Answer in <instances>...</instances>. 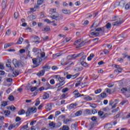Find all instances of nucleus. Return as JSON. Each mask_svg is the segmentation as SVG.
<instances>
[{"mask_svg": "<svg viewBox=\"0 0 130 130\" xmlns=\"http://www.w3.org/2000/svg\"><path fill=\"white\" fill-rule=\"evenodd\" d=\"M8 99L10 101H14V96H13V95L9 96V97L8 98Z\"/></svg>", "mask_w": 130, "mask_h": 130, "instance_id": "nucleus-55", "label": "nucleus"}, {"mask_svg": "<svg viewBox=\"0 0 130 130\" xmlns=\"http://www.w3.org/2000/svg\"><path fill=\"white\" fill-rule=\"evenodd\" d=\"M50 30V27L49 26H46L44 29H42V31L44 32H48Z\"/></svg>", "mask_w": 130, "mask_h": 130, "instance_id": "nucleus-32", "label": "nucleus"}, {"mask_svg": "<svg viewBox=\"0 0 130 130\" xmlns=\"http://www.w3.org/2000/svg\"><path fill=\"white\" fill-rule=\"evenodd\" d=\"M40 104V101H39V99H37L36 101V102L35 104V106H38Z\"/></svg>", "mask_w": 130, "mask_h": 130, "instance_id": "nucleus-53", "label": "nucleus"}, {"mask_svg": "<svg viewBox=\"0 0 130 130\" xmlns=\"http://www.w3.org/2000/svg\"><path fill=\"white\" fill-rule=\"evenodd\" d=\"M23 41H24V39L20 38L19 39L17 43L18 44H22V42H23Z\"/></svg>", "mask_w": 130, "mask_h": 130, "instance_id": "nucleus-38", "label": "nucleus"}, {"mask_svg": "<svg viewBox=\"0 0 130 130\" xmlns=\"http://www.w3.org/2000/svg\"><path fill=\"white\" fill-rule=\"evenodd\" d=\"M60 130H70V127L68 125H63L62 127L60 128Z\"/></svg>", "mask_w": 130, "mask_h": 130, "instance_id": "nucleus-21", "label": "nucleus"}, {"mask_svg": "<svg viewBox=\"0 0 130 130\" xmlns=\"http://www.w3.org/2000/svg\"><path fill=\"white\" fill-rule=\"evenodd\" d=\"M94 57V54H90V56L88 57L87 60L90 61V60H92V58Z\"/></svg>", "mask_w": 130, "mask_h": 130, "instance_id": "nucleus-34", "label": "nucleus"}, {"mask_svg": "<svg viewBox=\"0 0 130 130\" xmlns=\"http://www.w3.org/2000/svg\"><path fill=\"white\" fill-rule=\"evenodd\" d=\"M77 82L75 84V87H78L79 85L82 83V78L80 77L77 79Z\"/></svg>", "mask_w": 130, "mask_h": 130, "instance_id": "nucleus-15", "label": "nucleus"}, {"mask_svg": "<svg viewBox=\"0 0 130 130\" xmlns=\"http://www.w3.org/2000/svg\"><path fill=\"white\" fill-rule=\"evenodd\" d=\"M42 61V59L39 57V56H38L37 58H35L32 59V63L36 66L35 68H37L39 66H40L41 62Z\"/></svg>", "mask_w": 130, "mask_h": 130, "instance_id": "nucleus-2", "label": "nucleus"}, {"mask_svg": "<svg viewBox=\"0 0 130 130\" xmlns=\"http://www.w3.org/2000/svg\"><path fill=\"white\" fill-rule=\"evenodd\" d=\"M45 73V71L43 70H41L40 73H38V76H39V77H41V76H43L44 75V74Z\"/></svg>", "mask_w": 130, "mask_h": 130, "instance_id": "nucleus-24", "label": "nucleus"}, {"mask_svg": "<svg viewBox=\"0 0 130 130\" xmlns=\"http://www.w3.org/2000/svg\"><path fill=\"white\" fill-rule=\"evenodd\" d=\"M75 45H77L78 47H82V46H84V45H86V42L82 41V40H78L75 42Z\"/></svg>", "mask_w": 130, "mask_h": 130, "instance_id": "nucleus-6", "label": "nucleus"}, {"mask_svg": "<svg viewBox=\"0 0 130 130\" xmlns=\"http://www.w3.org/2000/svg\"><path fill=\"white\" fill-rule=\"evenodd\" d=\"M12 43H8L4 45V48H5V49H6V48H9V47H11V46H12Z\"/></svg>", "mask_w": 130, "mask_h": 130, "instance_id": "nucleus-20", "label": "nucleus"}, {"mask_svg": "<svg viewBox=\"0 0 130 130\" xmlns=\"http://www.w3.org/2000/svg\"><path fill=\"white\" fill-rule=\"evenodd\" d=\"M50 83L51 85H54L55 84V81H54V79H51L50 80Z\"/></svg>", "mask_w": 130, "mask_h": 130, "instance_id": "nucleus-59", "label": "nucleus"}, {"mask_svg": "<svg viewBox=\"0 0 130 130\" xmlns=\"http://www.w3.org/2000/svg\"><path fill=\"white\" fill-rule=\"evenodd\" d=\"M7 109H10L12 111H14L16 109V107L14 106H12L11 107H7Z\"/></svg>", "mask_w": 130, "mask_h": 130, "instance_id": "nucleus-39", "label": "nucleus"}, {"mask_svg": "<svg viewBox=\"0 0 130 130\" xmlns=\"http://www.w3.org/2000/svg\"><path fill=\"white\" fill-rule=\"evenodd\" d=\"M113 86H114V83H110L107 85V87L108 88H112V87H113Z\"/></svg>", "mask_w": 130, "mask_h": 130, "instance_id": "nucleus-63", "label": "nucleus"}, {"mask_svg": "<svg viewBox=\"0 0 130 130\" xmlns=\"http://www.w3.org/2000/svg\"><path fill=\"white\" fill-rule=\"evenodd\" d=\"M40 54L41 55V56L39 57L40 58H43V57H45V52H42L41 53H40Z\"/></svg>", "mask_w": 130, "mask_h": 130, "instance_id": "nucleus-41", "label": "nucleus"}, {"mask_svg": "<svg viewBox=\"0 0 130 130\" xmlns=\"http://www.w3.org/2000/svg\"><path fill=\"white\" fill-rule=\"evenodd\" d=\"M84 55V52H81L77 54H73L72 55H69L67 56V59H71L72 58H77V57H81Z\"/></svg>", "mask_w": 130, "mask_h": 130, "instance_id": "nucleus-5", "label": "nucleus"}, {"mask_svg": "<svg viewBox=\"0 0 130 130\" xmlns=\"http://www.w3.org/2000/svg\"><path fill=\"white\" fill-rule=\"evenodd\" d=\"M49 126H52V127H55V124L52 122L49 124Z\"/></svg>", "mask_w": 130, "mask_h": 130, "instance_id": "nucleus-57", "label": "nucleus"}, {"mask_svg": "<svg viewBox=\"0 0 130 130\" xmlns=\"http://www.w3.org/2000/svg\"><path fill=\"white\" fill-rule=\"evenodd\" d=\"M65 79L63 77H60V76L58 78V80L59 81V82H66L64 81Z\"/></svg>", "mask_w": 130, "mask_h": 130, "instance_id": "nucleus-33", "label": "nucleus"}, {"mask_svg": "<svg viewBox=\"0 0 130 130\" xmlns=\"http://www.w3.org/2000/svg\"><path fill=\"white\" fill-rule=\"evenodd\" d=\"M46 0H38L37 4L38 6H41Z\"/></svg>", "mask_w": 130, "mask_h": 130, "instance_id": "nucleus-28", "label": "nucleus"}, {"mask_svg": "<svg viewBox=\"0 0 130 130\" xmlns=\"http://www.w3.org/2000/svg\"><path fill=\"white\" fill-rule=\"evenodd\" d=\"M15 19H18L19 17V13L18 12H15L14 14Z\"/></svg>", "mask_w": 130, "mask_h": 130, "instance_id": "nucleus-56", "label": "nucleus"}, {"mask_svg": "<svg viewBox=\"0 0 130 130\" xmlns=\"http://www.w3.org/2000/svg\"><path fill=\"white\" fill-rule=\"evenodd\" d=\"M83 113V112L82 111H78L75 113V115L76 116H81L82 115V114Z\"/></svg>", "mask_w": 130, "mask_h": 130, "instance_id": "nucleus-30", "label": "nucleus"}, {"mask_svg": "<svg viewBox=\"0 0 130 130\" xmlns=\"http://www.w3.org/2000/svg\"><path fill=\"white\" fill-rule=\"evenodd\" d=\"M106 29H108L109 30H110L111 29V23H108L106 24L105 26H104L103 27L98 28L95 29V31H98V32H103V33H104L105 31H106Z\"/></svg>", "mask_w": 130, "mask_h": 130, "instance_id": "nucleus-1", "label": "nucleus"}, {"mask_svg": "<svg viewBox=\"0 0 130 130\" xmlns=\"http://www.w3.org/2000/svg\"><path fill=\"white\" fill-rule=\"evenodd\" d=\"M0 70H5V66L3 63H0Z\"/></svg>", "mask_w": 130, "mask_h": 130, "instance_id": "nucleus-60", "label": "nucleus"}, {"mask_svg": "<svg viewBox=\"0 0 130 130\" xmlns=\"http://www.w3.org/2000/svg\"><path fill=\"white\" fill-rule=\"evenodd\" d=\"M70 121H72V118H64L63 120V122L65 124H67V123H68V122H70Z\"/></svg>", "mask_w": 130, "mask_h": 130, "instance_id": "nucleus-27", "label": "nucleus"}, {"mask_svg": "<svg viewBox=\"0 0 130 130\" xmlns=\"http://www.w3.org/2000/svg\"><path fill=\"white\" fill-rule=\"evenodd\" d=\"M112 127V124H107L105 126V128L107 129H109V128H111Z\"/></svg>", "mask_w": 130, "mask_h": 130, "instance_id": "nucleus-29", "label": "nucleus"}, {"mask_svg": "<svg viewBox=\"0 0 130 130\" xmlns=\"http://www.w3.org/2000/svg\"><path fill=\"white\" fill-rule=\"evenodd\" d=\"M51 18L53 20H54V21H52V23H53V26H57V23L58 21V19H59V14H57L56 15H53L51 16Z\"/></svg>", "mask_w": 130, "mask_h": 130, "instance_id": "nucleus-3", "label": "nucleus"}, {"mask_svg": "<svg viewBox=\"0 0 130 130\" xmlns=\"http://www.w3.org/2000/svg\"><path fill=\"white\" fill-rule=\"evenodd\" d=\"M103 111H106V112L109 111V107H107L106 108H104L103 109Z\"/></svg>", "mask_w": 130, "mask_h": 130, "instance_id": "nucleus-62", "label": "nucleus"}, {"mask_svg": "<svg viewBox=\"0 0 130 130\" xmlns=\"http://www.w3.org/2000/svg\"><path fill=\"white\" fill-rule=\"evenodd\" d=\"M124 5H125V1L122 0L119 3V7L121 8H123L124 7Z\"/></svg>", "mask_w": 130, "mask_h": 130, "instance_id": "nucleus-16", "label": "nucleus"}, {"mask_svg": "<svg viewBox=\"0 0 130 130\" xmlns=\"http://www.w3.org/2000/svg\"><path fill=\"white\" fill-rule=\"evenodd\" d=\"M101 91H102V89H101V88H99L95 91V93L99 94V93H101Z\"/></svg>", "mask_w": 130, "mask_h": 130, "instance_id": "nucleus-54", "label": "nucleus"}, {"mask_svg": "<svg viewBox=\"0 0 130 130\" xmlns=\"http://www.w3.org/2000/svg\"><path fill=\"white\" fill-rule=\"evenodd\" d=\"M121 91L122 93H125V92H127V91H128V89H126L125 87H123L121 89Z\"/></svg>", "mask_w": 130, "mask_h": 130, "instance_id": "nucleus-43", "label": "nucleus"}, {"mask_svg": "<svg viewBox=\"0 0 130 130\" xmlns=\"http://www.w3.org/2000/svg\"><path fill=\"white\" fill-rule=\"evenodd\" d=\"M32 52L35 54L36 55H38L41 52V49H38L36 47H34L32 48Z\"/></svg>", "mask_w": 130, "mask_h": 130, "instance_id": "nucleus-7", "label": "nucleus"}, {"mask_svg": "<svg viewBox=\"0 0 130 130\" xmlns=\"http://www.w3.org/2000/svg\"><path fill=\"white\" fill-rule=\"evenodd\" d=\"M49 98V94L46 93L45 94L43 95V99L45 100V99H47Z\"/></svg>", "mask_w": 130, "mask_h": 130, "instance_id": "nucleus-26", "label": "nucleus"}, {"mask_svg": "<svg viewBox=\"0 0 130 130\" xmlns=\"http://www.w3.org/2000/svg\"><path fill=\"white\" fill-rule=\"evenodd\" d=\"M130 9V2L128 3L125 6V10H129Z\"/></svg>", "mask_w": 130, "mask_h": 130, "instance_id": "nucleus-42", "label": "nucleus"}, {"mask_svg": "<svg viewBox=\"0 0 130 130\" xmlns=\"http://www.w3.org/2000/svg\"><path fill=\"white\" fill-rule=\"evenodd\" d=\"M84 112H85L86 114H88V115H91V114H92V113H91V111L88 109H85Z\"/></svg>", "mask_w": 130, "mask_h": 130, "instance_id": "nucleus-31", "label": "nucleus"}, {"mask_svg": "<svg viewBox=\"0 0 130 130\" xmlns=\"http://www.w3.org/2000/svg\"><path fill=\"white\" fill-rule=\"evenodd\" d=\"M81 64L83 66V67H84L85 68H87V67H88V63L83 61L81 62Z\"/></svg>", "mask_w": 130, "mask_h": 130, "instance_id": "nucleus-40", "label": "nucleus"}, {"mask_svg": "<svg viewBox=\"0 0 130 130\" xmlns=\"http://www.w3.org/2000/svg\"><path fill=\"white\" fill-rule=\"evenodd\" d=\"M6 35H8V36H9V35H11V30L10 29L7 30L6 32Z\"/></svg>", "mask_w": 130, "mask_h": 130, "instance_id": "nucleus-64", "label": "nucleus"}, {"mask_svg": "<svg viewBox=\"0 0 130 130\" xmlns=\"http://www.w3.org/2000/svg\"><path fill=\"white\" fill-rule=\"evenodd\" d=\"M89 106L90 107H92V108H96L97 107L96 104H90Z\"/></svg>", "mask_w": 130, "mask_h": 130, "instance_id": "nucleus-47", "label": "nucleus"}, {"mask_svg": "<svg viewBox=\"0 0 130 130\" xmlns=\"http://www.w3.org/2000/svg\"><path fill=\"white\" fill-rule=\"evenodd\" d=\"M12 62L15 68H19L21 66V61H18L16 59H14L12 61Z\"/></svg>", "mask_w": 130, "mask_h": 130, "instance_id": "nucleus-8", "label": "nucleus"}, {"mask_svg": "<svg viewBox=\"0 0 130 130\" xmlns=\"http://www.w3.org/2000/svg\"><path fill=\"white\" fill-rule=\"evenodd\" d=\"M18 114L19 115H22L25 113V110H21L20 111H19L18 112Z\"/></svg>", "mask_w": 130, "mask_h": 130, "instance_id": "nucleus-44", "label": "nucleus"}, {"mask_svg": "<svg viewBox=\"0 0 130 130\" xmlns=\"http://www.w3.org/2000/svg\"><path fill=\"white\" fill-rule=\"evenodd\" d=\"M86 57H87V56H86V55L83 54V55L81 58L80 60L84 61V60H85V59H86Z\"/></svg>", "mask_w": 130, "mask_h": 130, "instance_id": "nucleus-50", "label": "nucleus"}, {"mask_svg": "<svg viewBox=\"0 0 130 130\" xmlns=\"http://www.w3.org/2000/svg\"><path fill=\"white\" fill-rule=\"evenodd\" d=\"M77 106L78 104L77 103L71 104L69 106V109H75Z\"/></svg>", "mask_w": 130, "mask_h": 130, "instance_id": "nucleus-14", "label": "nucleus"}, {"mask_svg": "<svg viewBox=\"0 0 130 130\" xmlns=\"http://www.w3.org/2000/svg\"><path fill=\"white\" fill-rule=\"evenodd\" d=\"M43 70L44 71H47V70H50V67L49 66L46 64L42 67Z\"/></svg>", "mask_w": 130, "mask_h": 130, "instance_id": "nucleus-22", "label": "nucleus"}, {"mask_svg": "<svg viewBox=\"0 0 130 130\" xmlns=\"http://www.w3.org/2000/svg\"><path fill=\"white\" fill-rule=\"evenodd\" d=\"M28 18H29L30 21H32V20H35L37 17L35 15H30L28 17Z\"/></svg>", "mask_w": 130, "mask_h": 130, "instance_id": "nucleus-37", "label": "nucleus"}, {"mask_svg": "<svg viewBox=\"0 0 130 130\" xmlns=\"http://www.w3.org/2000/svg\"><path fill=\"white\" fill-rule=\"evenodd\" d=\"M84 100H86L87 101H91V100H92V98L89 96H87L84 98Z\"/></svg>", "mask_w": 130, "mask_h": 130, "instance_id": "nucleus-45", "label": "nucleus"}, {"mask_svg": "<svg viewBox=\"0 0 130 130\" xmlns=\"http://www.w3.org/2000/svg\"><path fill=\"white\" fill-rule=\"evenodd\" d=\"M4 113L6 116H9V115L11 114V112H10V111H5Z\"/></svg>", "mask_w": 130, "mask_h": 130, "instance_id": "nucleus-46", "label": "nucleus"}, {"mask_svg": "<svg viewBox=\"0 0 130 130\" xmlns=\"http://www.w3.org/2000/svg\"><path fill=\"white\" fill-rule=\"evenodd\" d=\"M62 12L63 14H64L65 15H69V14H71V11L69 10L63 9Z\"/></svg>", "mask_w": 130, "mask_h": 130, "instance_id": "nucleus-19", "label": "nucleus"}, {"mask_svg": "<svg viewBox=\"0 0 130 130\" xmlns=\"http://www.w3.org/2000/svg\"><path fill=\"white\" fill-rule=\"evenodd\" d=\"M98 114L99 116H100L101 117H102V116H103L104 113L102 111H99L98 112Z\"/></svg>", "mask_w": 130, "mask_h": 130, "instance_id": "nucleus-61", "label": "nucleus"}, {"mask_svg": "<svg viewBox=\"0 0 130 130\" xmlns=\"http://www.w3.org/2000/svg\"><path fill=\"white\" fill-rule=\"evenodd\" d=\"M2 6L3 9H5V8H7V0H3Z\"/></svg>", "mask_w": 130, "mask_h": 130, "instance_id": "nucleus-18", "label": "nucleus"}, {"mask_svg": "<svg viewBox=\"0 0 130 130\" xmlns=\"http://www.w3.org/2000/svg\"><path fill=\"white\" fill-rule=\"evenodd\" d=\"M37 111V109L35 107L28 108L26 112V116H30L31 113H35Z\"/></svg>", "mask_w": 130, "mask_h": 130, "instance_id": "nucleus-4", "label": "nucleus"}, {"mask_svg": "<svg viewBox=\"0 0 130 130\" xmlns=\"http://www.w3.org/2000/svg\"><path fill=\"white\" fill-rule=\"evenodd\" d=\"M7 105H8V102H6L5 101L2 102L1 109H2V110H4V107H6Z\"/></svg>", "mask_w": 130, "mask_h": 130, "instance_id": "nucleus-12", "label": "nucleus"}, {"mask_svg": "<svg viewBox=\"0 0 130 130\" xmlns=\"http://www.w3.org/2000/svg\"><path fill=\"white\" fill-rule=\"evenodd\" d=\"M120 104V105H126V104H128V101L127 100H124L121 101Z\"/></svg>", "mask_w": 130, "mask_h": 130, "instance_id": "nucleus-17", "label": "nucleus"}, {"mask_svg": "<svg viewBox=\"0 0 130 130\" xmlns=\"http://www.w3.org/2000/svg\"><path fill=\"white\" fill-rule=\"evenodd\" d=\"M46 86L47 87H48L47 89H46V90H47L48 89H55V87H54L53 86H52L51 85H50V84L47 83H46Z\"/></svg>", "mask_w": 130, "mask_h": 130, "instance_id": "nucleus-23", "label": "nucleus"}, {"mask_svg": "<svg viewBox=\"0 0 130 130\" xmlns=\"http://www.w3.org/2000/svg\"><path fill=\"white\" fill-rule=\"evenodd\" d=\"M13 74L14 75V76H13L14 77L19 76V72H18V70H15V71H13Z\"/></svg>", "mask_w": 130, "mask_h": 130, "instance_id": "nucleus-36", "label": "nucleus"}, {"mask_svg": "<svg viewBox=\"0 0 130 130\" xmlns=\"http://www.w3.org/2000/svg\"><path fill=\"white\" fill-rule=\"evenodd\" d=\"M69 89L68 88H64L62 89V93H66V92H68L69 91Z\"/></svg>", "mask_w": 130, "mask_h": 130, "instance_id": "nucleus-52", "label": "nucleus"}, {"mask_svg": "<svg viewBox=\"0 0 130 130\" xmlns=\"http://www.w3.org/2000/svg\"><path fill=\"white\" fill-rule=\"evenodd\" d=\"M91 36H99V32H92L90 33Z\"/></svg>", "mask_w": 130, "mask_h": 130, "instance_id": "nucleus-35", "label": "nucleus"}, {"mask_svg": "<svg viewBox=\"0 0 130 130\" xmlns=\"http://www.w3.org/2000/svg\"><path fill=\"white\" fill-rule=\"evenodd\" d=\"M121 24H122V20H120V19H119V20L113 22V26H119Z\"/></svg>", "mask_w": 130, "mask_h": 130, "instance_id": "nucleus-11", "label": "nucleus"}, {"mask_svg": "<svg viewBox=\"0 0 130 130\" xmlns=\"http://www.w3.org/2000/svg\"><path fill=\"white\" fill-rule=\"evenodd\" d=\"M71 128L72 130H78V123H75L71 125Z\"/></svg>", "mask_w": 130, "mask_h": 130, "instance_id": "nucleus-13", "label": "nucleus"}, {"mask_svg": "<svg viewBox=\"0 0 130 130\" xmlns=\"http://www.w3.org/2000/svg\"><path fill=\"white\" fill-rule=\"evenodd\" d=\"M37 88H38V86L31 87V88H30V91H31V92H34V91H35V90H37Z\"/></svg>", "mask_w": 130, "mask_h": 130, "instance_id": "nucleus-49", "label": "nucleus"}, {"mask_svg": "<svg viewBox=\"0 0 130 130\" xmlns=\"http://www.w3.org/2000/svg\"><path fill=\"white\" fill-rule=\"evenodd\" d=\"M106 96H107L106 93L105 92H103L101 94V97L102 98H105Z\"/></svg>", "mask_w": 130, "mask_h": 130, "instance_id": "nucleus-51", "label": "nucleus"}, {"mask_svg": "<svg viewBox=\"0 0 130 130\" xmlns=\"http://www.w3.org/2000/svg\"><path fill=\"white\" fill-rule=\"evenodd\" d=\"M78 76H79V74L78 73H77V74H76L75 75H72L71 79H72V80H74V79H76V77H78Z\"/></svg>", "mask_w": 130, "mask_h": 130, "instance_id": "nucleus-58", "label": "nucleus"}, {"mask_svg": "<svg viewBox=\"0 0 130 130\" xmlns=\"http://www.w3.org/2000/svg\"><path fill=\"white\" fill-rule=\"evenodd\" d=\"M50 12H51V13H52V16H53V15H52L53 14H55L56 13V9H51V10H50Z\"/></svg>", "mask_w": 130, "mask_h": 130, "instance_id": "nucleus-48", "label": "nucleus"}, {"mask_svg": "<svg viewBox=\"0 0 130 130\" xmlns=\"http://www.w3.org/2000/svg\"><path fill=\"white\" fill-rule=\"evenodd\" d=\"M20 124H21V123L20 122L15 123V124H11L9 126L8 129L11 130V129H13V128L18 127V126H19V125H20Z\"/></svg>", "mask_w": 130, "mask_h": 130, "instance_id": "nucleus-9", "label": "nucleus"}, {"mask_svg": "<svg viewBox=\"0 0 130 130\" xmlns=\"http://www.w3.org/2000/svg\"><path fill=\"white\" fill-rule=\"evenodd\" d=\"M46 109H47L49 111H50V110L52 109L51 105L49 104H47L45 107Z\"/></svg>", "mask_w": 130, "mask_h": 130, "instance_id": "nucleus-25", "label": "nucleus"}, {"mask_svg": "<svg viewBox=\"0 0 130 130\" xmlns=\"http://www.w3.org/2000/svg\"><path fill=\"white\" fill-rule=\"evenodd\" d=\"M31 38L32 39H34V40L33 41V42H35V43H37V44H38L39 43V40L40 39L39 38V37L38 36H33L31 37Z\"/></svg>", "mask_w": 130, "mask_h": 130, "instance_id": "nucleus-10", "label": "nucleus"}]
</instances>
